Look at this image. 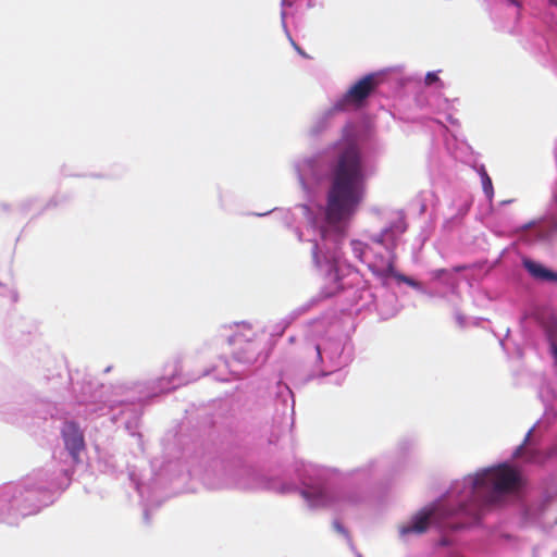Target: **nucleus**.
Returning <instances> with one entry per match:
<instances>
[{
    "label": "nucleus",
    "mask_w": 557,
    "mask_h": 557,
    "mask_svg": "<svg viewBox=\"0 0 557 557\" xmlns=\"http://www.w3.org/2000/svg\"><path fill=\"white\" fill-rule=\"evenodd\" d=\"M317 249H318V247H317V245H314L313 251H312L314 257L317 256Z\"/></svg>",
    "instance_id": "2eb2a0df"
},
{
    "label": "nucleus",
    "mask_w": 557,
    "mask_h": 557,
    "mask_svg": "<svg viewBox=\"0 0 557 557\" xmlns=\"http://www.w3.org/2000/svg\"><path fill=\"white\" fill-rule=\"evenodd\" d=\"M393 273V261H389L387 263L386 269L384 270V274H392Z\"/></svg>",
    "instance_id": "f8f14e48"
},
{
    "label": "nucleus",
    "mask_w": 557,
    "mask_h": 557,
    "mask_svg": "<svg viewBox=\"0 0 557 557\" xmlns=\"http://www.w3.org/2000/svg\"><path fill=\"white\" fill-rule=\"evenodd\" d=\"M481 178L483 190L486 194V196L491 199L494 194L492 180L484 170L481 173Z\"/></svg>",
    "instance_id": "1a4fd4ad"
},
{
    "label": "nucleus",
    "mask_w": 557,
    "mask_h": 557,
    "mask_svg": "<svg viewBox=\"0 0 557 557\" xmlns=\"http://www.w3.org/2000/svg\"><path fill=\"white\" fill-rule=\"evenodd\" d=\"M62 437L70 455L77 459L79 453L85 448L84 435L78 424L73 421L65 422L62 429Z\"/></svg>",
    "instance_id": "39448f33"
},
{
    "label": "nucleus",
    "mask_w": 557,
    "mask_h": 557,
    "mask_svg": "<svg viewBox=\"0 0 557 557\" xmlns=\"http://www.w3.org/2000/svg\"><path fill=\"white\" fill-rule=\"evenodd\" d=\"M436 508L429 507L418 511L411 519L410 523L400 528V534L407 535L410 533L422 534L426 532L432 520L435 517Z\"/></svg>",
    "instance_id": "423d86ee"
},
{
    "label": "nucleus",
    "mask_w": 557,
    "mask_h": 557,
    "mask_svg": "<svg viewBox=\"0 0 557 557\" xmlns=\"http://www.w3.org/2000/svg\"><path fill=\"white\" fill-rule=\"evenodd\" d=\"M315 351H317L318 358L321 359V349H320L319 345L315 346Z\"/></svg>",
    "instance_id": "ddd939ff"
},
{
    "label": "nucleus",
    "mask_w": 557,
    "mask_h": 557,
    "mask_svg": "<svg viewBox=\"0 0 557 557\" xmlns=\"http://www.w3.org/2000/svg\"><path fill=\"white\" fill-rule=\"evenodd\" d=\"M387 236H388V232H387V231H385V232L382 234V242L386 240Z\"/></svg>",
    "instance_id": "4468645a"
},
{
    "label": "nucleus",
    "mask_w": 557,
    "mask_h": 557,
    "mask_svg": "<svg viewBox=\"0 0 557 557\" xmlns=\"http://www.w3.org/2000/svg\"><path fill=\"white\" fill-rule=\"evenodd\" d=\"M440 78L437 76V74L435 72H429L426 75H425V85L428 86H431L433 85L434 83L438 82Z\"/></svg>",
    "instance_id": "9d476101"
},
{
    "label": "nucleus",
    "mask_w": 557,
    "mask_h": 557,
    "mask_svg": "<svg viewBox=\"0 0 557 557\" xmlns=\"http://www.w3.org/2000/svg\"><path fill=\"white\" fill-rule=\"evenodd\" d=\"M302 497L310 507H326L335 502V497L323 486H311L301 491Z\"/></svg>",
    "instance_id": "0eeeda50"
},
{
    "label": "nucleus",
    "mask_w": 557,
    "mask_h": 557,
    "mask_svg": "<svg viewBox=\"0 0 557 557\" xmlns=\"http://www.w3.org/2000/svg\"><path fill=\"white\" fill-rule=\"evenodd\" d=\"M333 527L334 529L338 532V533H343L345 534V529L343 528V525L338 522V521H334L333 522Z\"/></svg>",
    "instance_id": "9b49d317"
},
{
    "label": "nucleus",
    "mask_w": 557,
    "mask_h": 557,
    "mask_svg": "<svg viewBox=\"0 0 557 557\" xmlns=\"http://www.w3.org/2000/svg\"><path fill=\"white\" fill-rule=\"evenodd\" d=\"M256 333L248 324L238 325V331L231 338L234 354L239 360L249 361L257 352L255 344Z\"/></svg>",
    "instance_id": "20e7f679"
},
{
    "label": "nucleus",
    "mask_w": 557,
    "mask_h": 557,
    "mask_svg": "<svg viewBox=\"0 0 557 557\" xmlns=\"http://www.w3.org/2000/svg\"><path fill=\"white\" fill-rule=\"evenodd\" d=\"M523 484L520 471L503 463L476 474L473 488L478 494L487 491L488 502H495L502 496L519 492Z\"/></svg>",
    "instance_id": "f03ea898"
},
{
    "label": "nucleus",
    "mask_w": 557,
    "mask_h": 557,
    "mask_svg": "<svg viewBox=\"0 0 557 557\" xmlns=\"http://www.w3.org/2000/svg\"><path fill=\"white\" fill-rule=\"evenodd\" d=\"M522 264L534 280L540 282L557 283V272L547 269L542 263L531 259H523Z\"/></svg>",
    "instance_id": "6e6552de"
},
{
    "label": "nucleus",
    "mask_w": 557,
    "mask_h": 557,
    "mask_svg": "<svg viewBox=\"0 0 557 557\" xmlns=\"http://www.w3.org/2000/svg\"><path fill=\"white\" fill-rule=\"evenodd\" d=\"M379 86V78L375 74H368L356 82L344 95L337 100L333 108V112L345 111L349 106L361 107L368 97Z\"/></svg>",
    "instance_id": "7ed1b4c3"
},
{
    "label": "nucleus",
    "mask_w": 557,
    "mask_h": 557,
    "mask_svg": "<svg viewBox=\"0 0 557 557\" xmlns=\"http://www.w3.org/2000/svg\"><path fill=\"white\" fill-rule=\"evenodd\" d=\"M549 2L557 7V0H549Z\"/></svg>",
    "instance_id": "dca6fc26"
},
{
    "label": "nucleus",
    "mask_w": 557,
    "mask_h": 557,
    "mask_svg": "<svg viewBox=\"0 0 557 557\" xmlns=\"http://www.w3.org/2000/svg\"><path fill=\"white\" fill-rule=\"evenodd\" d=\"M510 2L515 3V0H509Z\"/></svg>",
    "instance_id": "f3484780"
},
{
    "label": "nucleus",
    "mask_w": 557,
    "mask_h": 557,
    "mask_svg": "<svg viewBox=\"0 0 557 557\" xmlns=\"http://www.w3.org/2000/svg\"><path fill=\"white\" fill-rule=\"evenodd\" d=\"M338 147L326 194L325 220L330 225L351 219L364 196L366 176L359 147L351 141Z\"/></svg>",
    "instance_id": "f257e3e1"
}]
</instances>
